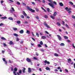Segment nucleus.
Here are the masks:
<instances>
[{
    "label": "nucleus",
    "instance_id": "473e14b6",
    "mask_svg": "<svg viewBox=\"0 0 75 75\" xmlns=\"http://www.w3.org/2000/svg\"><path fill=\"white\" fill-rule=\"evenodd\" d=\"M69 4H71V5H74V3H72V2L70 1L69 2Z\"/></svg>",
    "mask_w": 75,
    "mask_h": 75
},
{
    "label": "nucleus",
    "instance_id": "a878e982",
    "mask_svg": "<svg viewBox=\"0 0 75 75\" xmlns=\"http://www.w3.org/2000/svg\"><path fill=\"white\" fill-rule=\"evenodd\" d=\"M50 17H51V18H52V19H54L55 18V17H54V16H50Z\"/></svg>",
    "mask_w": 75,
    "mask_h": 75
},
{
    "label": "nucleus",
    "instance_id": "a19ab883",
    "mask_svg": "<svg viewBox=\"0 0 75 75\" xmlns=\"http://www.w3.org/2000/svg\"><path fill=\"white\" fill-rule=\"evenodd\" d=\"M16 41H19V39L17 38L16 39Z\"/></svg>",
    "mask_w": 75,
    "mask_h": 75
},
{
    "label": "nucleus",
    "instance_id": "6e6d98bb",
    "mask_svg": "<svg viewBox=\"0 0 75 75\" xmlns=\"http://www.w3.org/2000/svg\"><path fill=\"white\" fill-rule=\"evenodd\" d=\"M57 69H61V67H57Z\"/></svg>",
    "mask_w": 75,
    "mask_h": 75
},
{
    "label": "nucleus",
    "instance_id": "f3484780",
    "mask_svg": "<svg viewBox=\"0 0 75 75\" xmlns=\"http://www.w3.org/2000/svg\"><path fill=\"white\" fill-rule=\"evenodd\" d=\"M8 19L9 20H13V18L11 17H9L8 18Z\"/></svg>",
    "mask_w": 75,
    "mask_h": 75
},
{
    "label": "nucleus",
    "instance_id": "9d476101",
    "mask_svg": "<svg viewBox=\"0 0 75 75\" xmlns=\"http://www.w3.org/2000/svg\"><path fill=\"white\" fill-rule=\"evenodd\" d=\"M19 33L20 34H23V33H24V30H21L20 31Z\"/></svg>",
    "mask_w": 75,
    "mask_h": 75
},
{
    "label": "nucleus",
    "instance_id": "c9c22d12",
    "mask_svg": "<svg viewBox=\"0 0 75 75\" xmlns=\"http://www.w3.org/2000/svg\"><path fill=\"white\" fill-rule=\"evenodd\" d=\"M48 1L51 3H52V1L51 0H48Z\"/></svg>",
    "mask_w": 75,
    "mask_h": 75
},
{
    "label": "nucleus",
    "instance_id": "6ab92c4d",
    "mask_svg": "<svg viewBox=\"0 0 75 75\" xmlns=\"http://www.w3.org/2000/svg\"><path fill=\"white\" fill-rule=\"evenodd\" d=\"M57 12L55 11L54 12V14H53V16H54V17H55V16H56V15H57Z\"/></svg>",
    "mask_w": 75,
    "mask_h": 75
},
{
    "label": "nucleus",
    "instance_id": "0e129e2a",
    "mask_svg": "<svg viewBox=\"0 0 75 75\" xmlns=\"http://www.w3.org/2000/svg\"><path fill=\"white\" fill-rule=\"evenodd\" d=\"M45 47H46V48H47V47H48V46H47V45H46V44H45Z\"/></svg>",
    "mask_w": 75,
    "mask_h": 75
},
{
    "label": "nucleus",
    "instance_id": "0eeeda50",
    "mask_svg": "<svg viewBox=\"0 0 75 75\" xmlns=\"http://www.w3.org/2000/svg\"><path fill=\"white\" fill-rule=\"evenodd\" d=\"M45 64H48V65L50 64V63L49 62H48L47 61L45 60L44 61V62Z\"/></svg>",
    "mask_w": 75,
    "mask_h": 75
},
{
    "label": "nucleus",
    "instance_id": "1a4fd4ad",
    "mask_svg": "<svg viewBox=\"0 0 75 75\" xmlns=\"http://www.w3.org/2000/svg\"><path fill=\"white\" fill-rule=\"evenodd\" d=\"M9 45H13V42L12 41H10L9 42Z\"/></svg>",
    "mask_w": 75,
    "mask_h": 75
},
{
    "label": "nucleus",
    "instance_id": "c85d7f7f",
    "mask_svg": "<svg viewBox=\"0 0 75 75\" xmlns=\"http://www.w3.org/2000/svg\"><path fill=\"white\" fill-rule=\"evenodd\" d=\"M14 71H15L16 72V71H17V69L16 68H15L14 69Z\"/></svg>",
    "mask_w": 75,
    "mask_h": 75
},
{
    "label": "nucleus",
    "instance_id": "f257e3e1",
    "mask_svg": "<svg viewBox=\"0 0 75 75\" xmlns=\"http://www.w3.org/2000/svg\"><path fill=\"white\" fill-rule=\"evenodd\" d=\"M27 8L29 11L32 12V13H35V10H33L31 8H30L29 6H28Z\"/></svg>",
    "mask_w": 75,
    "mask_h": 75
},
{
    "label": "nucleus",
    "instance_id": "3c124183",
    "mask_svg": "<svg viewBox=\"0 0 75 75\" xmlns=\"http://www.w3.org/2000/svg\"><path fill=\"white\" fill-rule=\"evenodd\" d=\"M45 33L46 34H49V33L47 31H45Z\"/></svg>",
    "mask_w": 75,
    "mask_h": 75
},
{
    "label": "nucleus",
    "instance_id": "bf43d9fd",
    "mask_svg": "<svg viewBox=\"0 0 75 75\" xmlns=\"http://www.w3.org/2000/svg\"><path fill=\"white\" fill-rule=\"evenodd\" d=\"M4 47H6V46H7V45H6V43H4Z\"/></svg>",
    "mask_w": 75,
    "mask_h": 75
},
{
    "label": "nucleus",
    "instance_id": "864d4df0",
    "mask_svg": "<svg viewBox=\"0 0 75 75\" xmlns=\"http://www.w3.org/2000/svg\"><path fill=\"white\" fill-rule=\"evenodd\" d=\"M47 10L48 12H50V8H47Z\"/></svg>",
    "mask_w": 75,
    "mask_h": 75
},
{
    "label": "nucleus",
    "instance_id": "aec40b11",
    "mask_svg": "<svg viewBox=\"0 0 75 75\" xmlns=\"http://www.w3.org/2000/svg\"><path fill=\"white\" fill-rule=\"evenodd\" d=\"M60 46H64L65 44L64 43H61L60 44Z\"/></svg>",
    "mask_w": 75,
    "mask_h": 75
},
{
    "label": "nucleus",
    "instance_id": "a211bd4d",
    "mask_svg": "<svg viewBox=\"0 0 75 75\" xmlns=\"http://www.w3.org/2000/svg\"><path fill=\"white\" fill-rule=\"evenodd\" d=\"M64 39H65V40H67V39H68V37L66 36H64Z\"/></svg>",
    "mask_w": 75,
    "mask_h": 75
},
{
    "label": "nucleus",
    "instance_id": "c756f323",
    "mask_svg": "<svg viewBox=\"0 0 75 75\" xmlns=\"http://www.w3.org/2000/svg\"><path fill=\"white\" fill-rule=\"evenodd\" d=\"M45 17V18H48V16L47 15H45L44 16Z\"/></svg>",
    "mask_w": 75,
    "mask_h": 75
},
{
    "label": "nucleus",
    "instance_id": "58836bf2",
    "mask_svg": "<svg viewBox=\"0 0 75 75\" xmlns=\"http://www.w3.org/2000/svg\"><path fill=\"white\" fill-rule=\"evenodd\" d=\"M35 18L37 20H38L39 19V17H38V16H35Z\"/></svg>",
    "mask_w": 75,
    "mask_h": 75
},
{
    "label": "nucleus",
    "instance_id": "8fccbe9b",
    "mask_svg": "<svg viewBox=\"0 0 75 75\" xmlns=\"http://www.w3.org/2000/svg\"><path fill=\"white\" fill-rule=\"evenodd\" d=\"M65 71L66 72H68V70L67 69H65Z\"/></svg>",
    "mask_w": 75,
    "mask_h": 75
},
{
    "label": "nucleus",
    "instance_id": "72a5a7b5",
    "mask_svg": "<svg viewBox=\"0 0 75 75\" xmlns=\"http://www.w3.org/2000/svg\"><path fill=\"white\" fill-rule=\"evenodd\" d=\"M40 45H43V42H42V41H41L40 42Z\"/></svg>",
    "mask_w": 75,
    "mask_h": 75
},
{
    "label": "nucleus",
    "instance_id": "4d7b16f0",
    "mask_svg": "<svg viewBox=\"0 0 75 75\" xmlns=\"http://www.w3.org/2000/svg\"><path fill=\"white\" fill-rule=\"evenodd\" d=\"M67 42H69V43L71 42V41L69 40H67Z\"/></svg>",
    "mask_w": 75,
    "mask_h": 75
},
{
    "label": "nucleus",
    "instance_id": "ddd939ff",
    "mask_svg": "<svg viewBox=\"0 0 75 75\" xmlns=\"http://www.w3.org/2000/svg\"><path fill=\"white\" fill-rule=\"evenodd\" d=\"M28 72L29 73H30L31 72V68H28Z\"/></svg>",
    "mask_w": 75,
    "mask_h": 75
},
{
    "label": "nucleus",
    "instance_id": "423d86ee",
    "mask_svg": "<svg viewBox=\"0 0 75 75\" xmlns=\"http://www.w3.org/2000/svg\"><path fill=\"white\" fill-rule=\"evenodd\" d=\"M44 25H45V26H46L47 28H50V26L48 25L47 24V23H46L45 22H44Z\"/></svg>",
    "mask_w": 75,
    "mask_h": 75
},
{
    "label": "nucleus",
    "instance_id": "13d9d810",
    "mask_svg": "<svg viewBox=\"0 0 75 75\" xmlns=\"http://www.w3.org/2000/svg\"><path fill=\"white\" fill-rule=\"evenodd\" d=\"M37 1H38L39 3H41V1L40 0H37Z\"/></svg>",
    "mask_w": 75,
    "mask_h": 75
},
{
    "label": "nucleus",
    "instance_id": "49530a36",
    "mask_svg": "<svg viewBox=\"0 0 75 75\" xmlns=\"http://www.w3.org/2000/svg\"><path fill=\"white\" fill-rule=\"evenodd\" d=\"M11 9L12 10H13V11H15V10H14V8L13 7H12L11 8Z\"/></svg>",
    "mask_w": 75,
    "mask_h": 75
},
{
    "label": "nucleus",
    "instance_id": "2eb2a0df",
    "mask_svg": "<svg viewBox=\"0 0 75 75\" xmlns=\"http://www.w3.org/2000/svg\"><path fill=\"white\" fill-rule=\"evenodd\" d=\"M45 69L47 71L50 70V68L48 67H47Z\"/></svg>",
    "mask_w": 75,
    "mask_h": 75
},
{
    "label": "nucleus",
    "instance_id": "052dcab7",
    "mask_svg": "<svg viewBox=\"0 0 75 75\" xmlns=\"http://www.w3.org/2000/svg\"><path fill=\"white\" fill-rule=\"evenodd\" d=\"M68 13L69 14H71V13H72V11H69Z\"/></svg>",
    "mask_w": 75,
    "mask_h": 75
},
{
    "label": "nucleus",
    "instance_id": "dca6fc26",
    "mask_svg": "<svg viewBox=\"0 0 75 75\" xmlns=\"http://www.w3.org/2000/svg\"><path fill=\"white\" fill-rule=\"evenodd\" d=\"M65 26H66V27H67V28H69L70 29V28H70L69 26L68 25H67V24H66Z\"/></svg>",
    "mask_w": 75,
    "mask_h": 75
},
{
    "label": "nucleus",
    "instance_id": "e433bc0d",
    "mask_svg": "<svg viewBox=\"0 0 75 75\" xmlns=\"http://www.w3.org/2000/svg\"><path fill=\"white\" fill-rule=\"evenodd\" d=\"M13 30L14 31H16L17 30V29L16 28H13Z\"/></svg>",
    "mask_w": 75,
    "mask_h": 75
},
{
    "label": "nucleus",
    "instance_id": "39448f33",
    "mask_svg": "<svg viewBox=\"0 0 75 75\" xmlns=\"http://www.w3.org/2000/svg\"><path fill=\"white\" fill-rule=\"evenodd\" d=\"M57 37H58V38L59 41H61V40H62V38H61V36L59 35H57Z\"/></svg>",
    "mask_w": 75,
    "mask_h": 75
},
{
    "label": "nucleus",
    "instance_id": "c03bdc74",
    "mask_svg": "<svg viewBox=\"0 0 75 75\" xmlns=\"http://www.w3.org/2000/svg\"><path fill=\"white\" fill-rule=\"evenodd\" d=\"M53 3H54V4H55V5H57V2L54 1L53 2Z\"/></svg>",
    "mask_w": 75,
    "mask_h": 75
},
{
    "label": "nucleus",
    "instance_id": "e2e57ef3",
    "mask_svg": "<svg viewBox=\"0 0 75 75\" xmlns=\"http://www.w3.org/2000/svg\"><path fill=\"white\" fill-rule=\"evenodd\" d=\"M4 62H5V64H6V65L7 64V61H5Z\"/></svg>",
    "mask_w": 75,
    "mask_h": 75
},
{
    "label": "nucleus",
    "instance_id": "37998d69",
    "mask_svg": "<svg viewBox=\"0 0 75 75\" xmlns=\"http://www.w3.org/2000/svg\"><path fill=\"white\" fill-rule=\"evenodd\" d=\"M72 17L74 19H75V16L74 15H72Z\"/></svg>",
    "mask_w": 75,
    "mask_h": 75
},
{
    "label": "nucleus",
    "instance_id": "bb28decb",
    "mask_svg": "<svg viewBox=\"0 0 75 75\" xmlns=\"http://www.w3.org/2000/svg\"><path fill=\"white\" fill-rule=\"evenodd\" d=\"M17 23L18 24H20V23H21V22L20 21H17Z\"/></svg>",
    "mask_w": 75,
    "mask_h": 75
},
{
    "label": "nucleus",
    "instance_id": "de8ad7c7",
    "mask_svg": "<svg viewBox=\"0 0 75 75\" xmlns=\"http://www.w3.org/2000/svg\"><path fill=\"white\" fill-rule=\"evenodd\" d=\"M21 17L22 18H24V16L23 15H21Z\"/></svg>",
    "mask_w": 75,
    "mask_h": 75
},
{
    "label": "nucleus",
    "instance_id": "b1692460",
    "mask_svg": "<svg viewBox=\"0 0 75 75\" xmlns=\"http://www.w3.org/2000/svg\"><path fill=\"white\" fill-rule=\"evenodd\" d=\"M13 35L14 36H15L16 37H18V35L16 33H14Z\"/></svg>",
    "mask_w": 75,
    "mask_h": 75
},
{
    "label": "nucleus",
    "instance_id": "6e6552de",
    "mask_svg": "<svg viewBox=\"0 0 75 75\" xmlns=\"http://www.w3.org/2000/svg\"><path fill=\"white\" fill-rule=\"evenodd\" d=\"M23 14L25 16V17H26V16H27V14L25 13V11H23Z\"/></svg>",
    "mask_w": 75,
    "mask_h": 75
},
{
    "label": "nucleus",
    "instance_id": "5701e85b",
    "mask_svg": "<svg viewBox=\"0 0 75 75\" xmlns=\"http://www.w3.org/2000/svg\"><path fill=\"white\" fill-rule=\"evenodd\" d=\"M25 68H24L23 69V73H25Z\"/></svg>",
    "mask_w": 75,
    "mask_h": 75
},
{
    "label": "nucleus",
    "instance_id": "7ed1b4c3",
    "mask_svg": "<svg viewBox=\"0 0 75 75\" xmlns=\"http://www.w3.org/2000/svg\"><path fill=\"white\" fill-rule=\"evenodd\" d=\"M26 61L28 62H31V59H29V58H26Z\"/></svg>",
    "mask_w": 75,
    "mask_h": 75
},
{
    "label": "nucleus",
    "instance_id": "69168bd1",
    "mask_svg": "<svg viewBox=\"0 0 75 75\" xmlns=\"http://www.w3.org/2000/svg\"><path fill=\"white\" fill-rule=\"evenodd\" d=\"M4 52H5L4 51L2 50V54H4Z\"/></svg>",
    "mask_w": 75,
    "mask_h": 75
},
{
    "label": "nucleus",
    "instance_id": "412c9836",
    "mask_svg": "<svg viewBox=\"0 0 75 75\" xmlns=\"http://www.w3.org/2000/svg\"><path fill=\"white\" fill-rule=\"evenodd\" d=\"M26 33H27V34H30V31L28 30H27Z\"/></svg>",
    "mask_w": 75,
    "mask_h": 75
},
{
    "label": "nucleus",
    "instance_id": "680f3d73",
    "mask_svg": "<svg viewBox=\"0 0 75 75\" xmlns=\"http://www.w3.org/2000/svg\"><path fill=\"white\" fill-rule=\"evenodd\" d=\"M1 25H3V23H1L0 24V26H1Z\"/></svg>",
    "mask_w": 75,
    "mask_h": 75
},
{
    "label": "nucleus",
    "instance_id": "4468645a",
    "mask_svg": "<svg viewBox=\"0 0 75 75\" xmlns=\"http://www.w3.org/2000/svg\"><path fill=\"white\" fill-rule=\"evenodd\" d=\"M59 5L60 6H64V4L60 2L59 3Z\"/></svg>",
    "mask_w": 75,
    "mask_h": 75
},
{
    "label": "nucleus",
    "instance_id": "5fc2aeb1",
    "mask_svg": "<svg viewBox=\"0 0 75 75\" xmlns=\"http://www.w3.org/2000/svg\"><path fill=\"white\" fill-rule=\"evenodd\" d=\"M32 39L34 41H35V39L34 38H32Z\"/></svg>",
    "mask_w": 75,
    "mask_h": 75
},
{
    "label": "nucleus",
    "instance_id": "393cba45",
    "mask_svg": "<svg viewBox=\"0 0 75 75\" xmlns=\"http://www.w3.org/2000/svg\"><path fill=\"white\" fill-rule=\"evenodd\" d=\"M54 56H55L56 57H58V54H57V53H54Z\"/></svg>",
    "mask_w": 75,
    "mask_h": 75
},
{
    "label": "nucleus",
    "instance_id": "ea45409f",
    "mask_svg": "<svg viewBox=\"0 0 75 75\" xmlns=\"http://www.w3.org/2000/svg\"><path fill=\"white\" fill-rule=\"evenodd\" d=\"M36 11H37V12H38V11H39V9H38L37 8H36Z\"/></svg>",
    "mask_w": 75,
    "mask_h": 75
},
{
    "label": "nucleus",
    "instance_id": "f03ea898",
    "mask_svg": "<svg viewBox=\"0 0 75 75\" xmlns=\"http://www.w3.org/2000/svg\"><path fill=\"white\" fill-rule=\"evenodd\" d=\"M48 4L49 6H50V7H52V8H55V7L54 6V5H53V4H52L50 3H49Z\"/></svg>",
    "mask_w": 75,
    "mask_h": 75
},
{
    "label": "nucleus",
    "instance_id": "2f4dec72",
    "mask_svg": "<svg viewBox=\"0 0 75 75\" xmlns=\"http://www.w3.org/2000/svg\"><path fill=\"white\" fill-rule=\"evenodd\" d=\"M33 59H35V60H38V59H37V58L35 57H34Z\"/></svg>",
    "mask_w": 75,
    "mask_h": 75
},
{
    "label": "nucleus",
    "instance_id": "603ef678",
    "mask_svg": "<svg viewBox=\"0 0 75 75\" xmlns=\"http://www.w3.org/2000/svg\"><path fill=\"white\" fill-rule=\"evenodd\" d=\"M3 61L4 62L5 61H6V59H5L4 58H3L2 59Z\"/></svg>",
    "mask_w": 75,
    "mask_h": 75
},
{
    "label": "nucleus",
    "instance_id": "09e8293b",
    "mask_svg": "<svg viewBox=\"0 0 75 75\" xmlns=\"http://www.w3.org/2000/svg\"><path fill=\"white\" fill-rule=\"evenodd\" d=\"M42 2L43 3H45V1L44 0H42Z\"/></svg>",
    "mask_w": 75,
    "mask_h": 75
},
{
    "label": "nucleus",
    "instance_id": "f704fd0d",
    "mask_svg": "<svg viewBox=\"0 0 75 75\" xmlns=\"http://www.w3.org/2000/svg\"><path fill=\"white\" fill-rule=\"evenodd\" d=\"M19 74H21L22 72V71H21V70H19Z\"/></svg>",
    "mask_w": 75,
    "mask_h": 75
},
{
    "label": "nucleus",
    "instance_id": "338daca9",
    "mask_svg": "<svg viewBox=\"0 0 75 75\" xmlns=\"http://www.w3.org/2000/svg\"><path fill=\"white\" fill-rule=\"evenodd\" d=\"M26 18H28V19L30 18V17H29V16H26Z\"/></svg>",
    "mask_w": 75,
    "mask_h": 75
},
{
    "label": "nucleus",
    "instance_id": "4c0bfd02",
    "mask_svg": "<svg viewBox=\"0 0 75 75\" xmlns=\"http://www.w3.org/2000/svg\"><path fill=\"white\" fill-rule=\"evenodd\" d=\"M17 4H18V5H20V2H18V1L17 2Z\"/></svg>",
    "mask_w": 75,
    "mask_h": 75
},
{
    "label": "nucleus",
    "instance_id": "4be33fe9",
    "mask_svg": "<svg viewBox=\"0 0 75 75\" xmlns=\"http://www.w3.org/2000/svg\"><path fill=\"white\" fill-rule=\"evenodd\" d=\"M1 40H6V39L4 38V37H2L1 38Z\"/></svg>",
    "mask_w": 75,
    "mask_h": 75
},
{
    "label": "nucleus",
    "instance_id": "7c9ffc66",
    "mask_svg": "<svg viewBox=\"0 0 75 75\" xmlns=\"http://www.w3.org/2000/svg\"><path fill=\"white\" fill-rule=\"evenodd\" d=\"M57 25H58L59 26L61 25V24H60V23H58V22H57Z\"/></svg>",
    "mask_w": 75,
    "mask_h": 75
},
{
    "label": "nucleus",
    "instance_id": "cd10ccee",
    "mask_svg": "<svg viewBox=\"0 0 75 75\" xmlns=\"http://www.w3.org/2000/svg\"><path fill=\"white\" fill-rule=\"evenodd\" d=\"M7 17H2L1 18V19H6Z\"/></svg>",
    "mask_w": 75,
    "mask_h": 75
},
{
    "label": "nucleus",
    "instance_id": "79ce46f5",
    "mask_svg": "<svg viewBox=\"0 0 75 75\" xmlns=\"http://www.w3.org/2000/svg\"><path fill=\"white\" fill-rule=\"evenodd\" d=\"M36 35H37L38 37H39V34H38V33H36Z\"/></svg>",
    "mask_w": 75,
    "mask_h": 75
},
{
    "label": "nucleus",
    "instance_id": "774afa93",
    "mask_svg": "<svg viewBox=\"0 0 75 75\" xmlns=\"http://www.w3.org/2000/svg\"><path fill=\"white\" fill-rule=\"evenodd\" d=\"M40 35H43L42 33H40Z\"/></svg>",
    "mask_w": 75,
    "mask_h": 75
},
{
    "label": "nucleus",
    "instance_id": "f8f14e48",
    "mask_svg": "<svg viewBox=\"0 0 75 75\" xmlns=\"http://www.w3.org/2000/svg\"><path fill=\"white\" fill-rule=\"evenodd\" d=\"M67 60H68V63H70V62H71V61H72L71 58L68 59Z\"/></svg>",
    "mask_w": 75,
    "mask_h": 75
},
{
    "label": "nucleus",
    "instance_id": "9b49d317",
    "mask_svg": "<svg viewBox=\"0 0 75 75\" xmlns=\"http://www.w3.org/2000/svg\"><path fill=\"white\" fill-rule=\"evenodd\" d=\"M41 38L42 39H46L47 37L45 36H42L41 37Z\"/></svg>",
    "mask_w": 75,
    "mask_h": 75
},
{
    "label": "nucleus",
    "instance_id": "20e7f679",
    "mask_svg": "<svg viewBox=\"0 0 75 75\" xmlns=\"http://www.w3.org/2000/svg\"><path fill=\"white\" fill-rule=\"evenodd\" d=\"M65 9L67 11H70V10H71V9L70 8H68V7H66V8H65Z\"/></svg>",
    "mask_w": 75,
    "mask_h": 75
},
{
    "label": "nucleus",
    "instance_id": "a18cd8bd",
    "mask_svg": "<svg viewBox=\"0 0 75 75\" xmlns=\"http://www.w3.org/2000/svg\"><path fill=\"white\" fill-rule=\"evenodd\" d=\"M38 47H41V45L39 44H38Z\"/></svg>",
    "mask_w": 75,
    "mask_h": 75
}]
</instances>
